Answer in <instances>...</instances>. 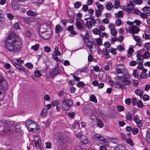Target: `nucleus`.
Masks as SVG:
<instances>
[{
  "instance_id": "obj_1",
  "label": "nucleus",
  "mask_w": 150,
  "mask_h": 150,
  "mask_svg": "<svg viewBox=\"0 0 150 150\" xmlns=\"http://www.w3.org/2000/svg\"><path fill=\"white\" fill-rule=\"evenodd\" d=\"M5 46L10 52H13L20 51L22 47L21 40L14 32H11L8 35Z\"/></svg>"
},
{
  "instance_id": "obj_2",
  "label": "nucleus",
  "mask_w": 150,
  "mask_h": 150,
  "mask_svg": "<svg viewBox=\"0 0 150 150\" xmlns=\"http://www.w3.org/2000/svg\"><path fill=\"white\" fill-rule=\"evenodd\" d=\"M119 75L120 77H117L118 79L116 78L118 81L115 83V87L117 88L121 89L122 90H125L126 89V86L129 85L131 83L129 75L124 73L123 74H120Z\"/></svg>"
},
{
  "instance_id": "obj_3",
  "label": "nucleus",
  "mask_w": 150,
  "mask_h": 150,
  "mask_svg": "<svg viewBox=\"0 0 150 150\" xmlns=\"http://www.w3.org/2000/svg\"><path fill=\"white\" fill-rule=\"evenodd\" d=\"M72 105L73 102L71 100L65 98L62 102L61 106L64 110H67L70 108Z\"/></svg>"
},
{
  "instance_id": "obj_4",
  "label": "nucleus",
  "mask_w": 150,
  "mask_h": 150,
  "mask_svg": "<svg viewBox=\"0 0 150 150\" xmlns=\"http://www.w3.org/2000/svg\"><path fill=\"white\" fill-rule=\"evenodd\" d=\"M26 125L28 129L33 132H35L37 131L36 129V124L33 122L32 120H29L26 122Z\"/></svg>"
},
{
  "instance_id": "obj_5",
  "label": "nucleus",
  "mask_w": 150,
  "mask_h": 150,
  "mask_svg": "<svg viewBox=\"0 0 150 150\" xmlns=\"http://www.w3.org/2000/svg\"><path fill=\"white\" fill-rule=\"evenodd\" d=\"M8 88V85L4 78L0 76V89L4 91L7 90Z\"/></svg>"
},
{
  "instance_id": "obj_6",
  "label": "nucleus",
  "mask_w": 150,
  "mask_h": 150,
  "mask_svg": "<svg viewBox=\"0 0 150 150\" xmlns=\"http://www.w3.org/2000/svg\"><path fill=\"white\" fill-rule=\"evenodd\" d=\"M49 26L47 24H44L41 25L39 32L41 33H44L45 32L48 31V30L50 29L49 28Z\"/></svg>"
},
{
  "instance_id": "obj_7",
  "label": "nucleus",
  "mask_w": 150,
  "mask_h": 150,
  "mask_svg": "<svg viewBox=\"0 0 150 150\" xmlns=\"http://www.w3.org/2000/svg\"><path fill=\"white\" fill-rule=\"evenodd\" d=\"M92 137L94 139L100 140L105 142H107V139L100 134H96L93 135Z\"/></svg>"
},
{
  "instance_id": "obj_8",
  "label": "nucleus",
  "mask_w": 150,
  "mask_h": 150,
  "mask_svg": "<svg viewBox=\"0 0 150 150\" xmlns=\"http://www.w3.org/2000/svg\"><path fill=\"white\" fill-rule=\"evenodd\" d=\"M59 66L58 63L55 66V67L53 69L52 72L50 74L51 77H53L55 75L58 74L60 73V71L59 70Z\"/></svg>"
},
{
  "instance_id": "obj_9",
  "label": "nucleus",
  "mask_w": 150,
  "mask_h": 150,
  "mask_svg": "<svg viewBox=\"0 0 150 150\" xmlns=\"http://www.w3.org/2000/svg\"><path fill=\"white\" fill-rule=\"evenodd\" d=\"M59 142L61 143V144L66 147H67L70 143V141L69 139H66L64 138H61L59 140Z\"/></svg>"
},
{
  "instance_id": "obj_10",
  "label": "nucleus",
  "mask_w": 150,
  "mask_h": 150,
  "mask_svg": "<svg viewBox=\"0 0 150 150\" xmlns=\"http://www.w3.org/2000/svg\"><path fill=\"white\" fill-rule=\"evenodd\" d=\"M98 77L103 81H106L107 80V74L104 72L100 73L98 75Z\"/></svg>"
},
{
  "instance_id": "obj_11",
  "label": "nucleus",
  "mask_w": 150,
  "mask_h": 150,
  "mask_svg": "<svg viewBox=\"0 0 150 150\" xmlns=\"http://www.w3.org/2000/svg\"><path fill=\"white\" fill-rule=\"evenodd\" d=\"M139 30V28H137L136 26L133 25L132 27L129 28V33H137Z\"/></svg>"
},
{
  "instance_id": "obj_12",
  "label": "nucleus",
  "mask_w": 150,
  "mask_h": 150,
  "mask_svg": "<svg viewBox=\"0 0 150 150\" xmlns=\"http://www.w3.org/2000/svg\"><path fill=\"white\" fill-rule=\"evenodd\" d=\"M134 121L136 122L137 126L138 127H140L141 126H142L143 123L142 122L141 120H140L138 118V116L137 115L134 116Z\"/></svg>"
},
{
  "instance_id": "obj_13",
  "label": "nucleus",
  "mask_w": 150,
  "mask_h": 150,
  "mask_svg": "<svg viewBox=\"0 0 150 150\" xmlns=\"http://www.w3.org/2000/svg\"><path fill=\"white\" fill-rule=\"evenodd\" d=\"M42 34H43V35H41V37L43 39L45 40H47L51 37L50 31L49 30Z\"/></svg>"
},
{
  "instance_id": "obj_14",
  "label": "nucleus",
  "mask_w": 150,
  "mask_h": 150,
  "mask_svg": "<svg viewBox=\"0 0 150 150\" xmlns=\"http://www.w3.org/2000/svg\"><path fill=\"white\" fill-rule=\"evenodd\" d=\"M84 42L86 43L87 46L90 49L91 52V53L92 49V48L93 43L92 41L89 40V38H88L87 40H84Z\"/></svg>"
},
{
  "instance_id": "obj_15",
  "label": "nucleus",
  "mask_w": 150,
  "mask_h": 150,
  "mask_svg": "<svg viewBox=\"0 0 150 150\" xmlns=\"http://www.w3.org/2000/svg\"><path fill=\"white\" fill-rule=\"evenodd\" d=\"M33 35L32 31L29 30H26L24 33V36L27 38H30Z\"/></svg>"
},
{
  "instance_id": "obj_16",
  "label": "nucleus",
  "mask_w": 150,
  "mask_h": 150,
  "mask_svg": "<svg viewBox=\"0 0 150 150\" xmlns=\"http://www.w3.org/2000/svg\"><path fill=\"white\" fill-rule=\"evenodd\" d=\"M11 5L13 9L14 10H18L20 9V7L19 5L14 1L11 2Z\"/></svg>"
},
{
  "instance_id": "obj_17",
  "label": "nucleus",
  "mask_w": 150,
  "mask_h": 150,
  "mask_svg": "<svg viewBox=\"0 0 150 150\" xmlns=\"http://www.w3.org/2000/svg\"><path fill=\"white\" fill-rule=\"evenodd\" d=\"M34 144L36 147L40 149L41 145V140L39 139H35L34 140Z\"/></svg>"
},
{
  "instance_id": "obj_18",
  "label": "nucleus",
  "mask_w": 150,
  "mask_h": 150,
  "mask_svg": "<svg viewBox=\"0 0 150 150\" xmlns=\"http://www.w3.org/2000/svg\"><path fill=\"white\" fill-rule=\"evenodd\" d=\"M115 150H127L126 148L123 145L121 144H118L116 146H115Z\"/></svg>"
},
{
  "instance_id": "obj_19",
  "label": "nucleus",
  "mask_w": 150,
  "mask_h": 150,
  "mask_svg": "<svg viewBox=\"0 0 150 150\" xmlns=\"http://www.w3.org/2000/svg\"><path fill=\"white\" fill-rule=\"evenodd\" d=\"M134 6L131 3L128 4L127 6L126 11L128 13H130V12L134 9Z\"/></svg>"
},
{
  "instance_id": "obj_20",
  "label": "nucleus",
  "mask_w": 150,
  "mask_h": 150,
  "mask_svg": "<svg viewBox=\"0 0 150 150\" xmlns=\"http://www.w3.org/2000/svg\"><path fill=\"white\" fill-rule=\"evenodd\" d=\"M47 115V110L46 108H44L42 110L40 115L43 117H45Z\"/></svg>"
},
{
  "instance_id": "obj_21",
  "label": "nucleus",
  "mask_w": 150,
  "mask_h": 150,
  "mask_svg": "<svg viewBox=\"0 0 150 150\" xmlns=\"http://www.w3.org/2000/svg\"><path fill=\"white\" fill-rule=\"evenodd\" d=\"M0 122L1 125L4 128L7 127L9 126V122L8 121L1 120Z\"/></svg>"
},
{
  "instance_id": "obj_22",
  "label": "nucleus",
  "mask_w": 150,
  "mask_h": 150,
  "mask_svg": "<svg viewBox=\"0 0 150 150\" xmlns=\"http://www.w3.org/2000/svg\"><path fill=\"white\" fill-rule=\"evenodd\" d=\"M105 7L108 10H111L113 7V5L110 2H108L105 5Z\"/></svg>"
},
{
  "instance_id": "obj_23",
  "label": "nucleus",
  "mask_w": 150,
  "mask_h": 150,
  "mask_svg": "<svg viewBox=\"0 0 150 150\" xmlns=\"http://www.w3.org/2000/svg\"><path fill=\"white\" fill-rule=\"evenodd\" d=\"M81 140L83 144H86L88 142V140L86 137L83 135L81 137Z\"/></svg>"
},
{
  "instance_id": "obj_24",
  "label": "nucleus",
  "mask_w": 150,
  "mask_h": 150,
  "mask_svg": "<svg viewBox=\"0 0 150 150\" xmlns=\"http://www.w3.org/2000/svg\"><path fill=\"white\" fill-rule=\"evenodd\" d=\"M96 6L98 8V10H100L101 11H103L104 8V7L103 6L100 4L98 1H97L96 3Z\"/></svg>"
},
{
  "instance_id": "obj_25",
  "label": "nucleus",
  "mask_w": 150,
  "mask_h": 150,
  "mask_svg": "<svg viewBox=\"0 0 150 150\" xmlns=\"http://www.w3.org/2000/svg\"><path fill=\"white\" fill-rule=\"evenodd\" d=\"M144 93V91L143 90H141L139 89H137L135 91V93L140 97L143 95Z\"/></svg>"
},
{
  "instance_id": "obj_26",
  "label": "nucleus",
  "mask_w": 150,
  "mask_h": 150,
  "mask_svg": "<svg viewBox=\"0 0 150 150\" xmlns=\"http://www.w3.org/2000/svg\"><path fill=\"white\" fill-rule=\"evenodd\" d=\"M115 14L116 16L115 17L116 18H122L123 17L124 15L122 11H119L117 13H115Z\"/></svg>"
},
{
  "instance_id": "obj_27",
  "label": "nucleus",
  "mask_w": 150,
  "mask_h": 150,
  "mask_svg": "<svg viewBox=\"0 0 150 150\" xmlns=\"http://www.w3.org/2000/svg\"><path fill=\"white\" fill-rule=\"evenodd\" d=\"M56 32L57 33H59L61 32L63 30V28L60 25H57L55 28Z\"/></svg>"
},
{
  "instance_id": "obj_28",
  "label": "nucleus",
  "mask_w": 150,
  "mask_h": 150,
  "mask_svg": "<svg viewBox=\"0 0 150 150\" xmlns=\"http://www.w3.org/2000/svg\"><path fill=\"white\" fill-rule=\"evenodd\" d=\"M16 67L18 70H19L20 71H22L24 72H25V69H24V67L21 65L18 64L16 66Z\"/></svg>"
},
{
  "instance_id": "obj_29",
  "label": "nucleus",
  "mask_w": 150,
  "mask_h": 150,
  "mask_svg": "<svg viewBox=\"0 0 150 150\" xmlns=\"http://www.w3.org/2000/svg\"><path fill=\"white\" fill-rule=\"evenodd\" d=\"M98 121V123L97 124V126L99 127L100 128H102L104 126V124L103 122L100 119H97Z\"/></svg>"
},
{
  "instance_id": "obj_30",
  "label": "nucleus",
  "mask_w": 150,
  "mask_h": 150,
  "mask_svg": "<svg viewBox=\"0 0 150 150\" xmlns=\"http://www.w3.org/2000/svg\"><path fill=\"white\" fill-rule=\"evenodd\" d=\"M26 13L28 15L33 16H35L37 15L36 13L33 12L31 10H30L27 11L26 12Z\"/></svg>"
},
{
  "instance_id": "obj_31",
  "label": "nucleus",
  "mask_w": 150,
  "mask_h": 150,
  "mask_svg": "<svg viewBox=\"0 0 150 150\" xmlns=\"http://www.w3.org/2000/svg\"><path fill=\"white\" fill-rule=\"evenodd\" d=\"M76 25L78 28L79 30H81V31H83V28H82L81 23L79 21H77L76 23Z\"/></svg>"
},
{
  "instance_id": "obj_32",
  "label": "nucleus",
  "mask_w": 150,
  "mask_h": 150,
  "mask_svg": "<svg viewBox=\"0 0 150 150\" xmlns=\"http://www.w3.org/2000/svg\"><path fill=\"white\" fill-rule=\"evenodd\" d=\"M116 72L117 77H120L119 75L120 74H123V73L122 70L119 68H117L116 69Z\"/></svg>"
},
{
  "instance_id": "obj_33",
  "label": "nucleus",
  "mask_w": 150,
  "mask_h": 150,
  "mask_svg": "<svg viewBox=\"0 0 150 150\" xmlns=\"http://www.w3.org/2000/svg\"><path fill=\"white\" fill-rule=\"evenodd\" d=\"M90 100L95 103H97V100L95 96L94 95H92L91 96L90 98Z\"/></svg>"
},
{
  "instance_id": "obj_34",
  "label": "nucleus",
  "mask_w": 150,
  "mask_h": 150,
  "mask_svg": "<svg viewBox=\"0 0 150 150\" xmlns=\"http://www.w3.org/2000/svg\"><path fill=\"white\" fill-rule=\"evenodd\" d=\"M93 33L95 35H99L100 33V30L97 28H94L93 30Z\"/></svg>"
},
{
  "instance_id": "obj_35",
  "label": "nucleus",
  "mask_w": 150,
  "mask_h": 150,
  "mask_svg": "<svg viewBox=\"0 0 150 150\" xmlns=\"http://www.w3.org/2000/svg\"><path fill=\"white\" fill-rule=\"evenodd\" d=\"M120 5V1L118 0H116L113 6L115 8H117L119 7Z\"/></svg>"
},
{
  "instance_id": "obj_36",
  "label": "nucleus",
  "mask_w": 150,
  "mask_h": 150,
  "mask_svg": "<svg viewBox=\"0 0 150 150\" xmlns=\"http://www.w3.org/2000/svg\"><path fill=\"white\" fill-rule=\"evenodd\" d=\"M59 47L58 46H56L54 49V53L55 54H56L58 55H60L61 53L59 51H58Z\"/></svg>"
},
{
  "instance_id": "obj_37",
  "label": "nucleus",
  "mask_w": 150,
  "mask_h": 150,
  "mask_svg": "<svg viewBox=\"0 0 150 150\" xmlns=\"http://www.w3.org/2000/svg\"><path fill=\"white\" fill-rule=\"evenodd\" d=\"M81 4L80 1H77L74 4V7L75 8H79L81 6Z\"/></svg>"
},
{
  "instance_id": "obj_38",
  "label": "nucleus",
  "mask_w": 150,
  "mask_h": 150,
  "mask_svg": "<svg viewBox=\"0 0 150 150\" xmlns=\"http://www.w3.org/2000/svg\"><path fill=\"white\" fill-rule=\"evenodd\" d=\"M148 74H146V73H141V74L140 75V77L139 78H138V79L139 80L140 79H141L146 78L148 76Z\"/></svg>"
},
{
  "instance_id": "obj_39",
  "label": "nucleus",
  "mask_w": 150,
  "mask_h": 150,
  "mask_svg": "<svg viewBox=\"0 0 150 150\" xmlns=\"http://www.w3.org/2000/svg\"><path fill=\"white\" fill-rule=\"evenodd\" d=\"M126 142L127 143L130 144L131 146H133L134 145V144L131 139L128 138L126 139Z\"/></svg>"
},
{
  "instance_id": "obj_40",
  "label": "nucleus",
  "mask_w": 150,
  "mask_h": 150,
  "mask_svg": "<svg viewBox=\"0 0 150 150\" xmlns=\"http://www.w3.org/2000/svg\"><path fill=\"white\" fill-rule=\"evenodd\" d=\"M39 47V44H36L35 45L32 46L31 47V49L34 50L35 51H37L38 50Z\"/></svg>"
},
{
  "instance_id": "obj_41",
  "label": "nucleus",
  "mask_w": 150,
  "mask_h": 150,
  "mask_svg": "<svg viewBox=\"0 0 150 150\" xmlns=\"http://www.w3.org/2000/svg\"><path fill=\"white\" fill-rule=\"evenodd\" d=\"M137 106L140 108H141L144 106L143 103L141 100L138 101L137 102Z\"/></svg>"
},
{
  "instance_id": "obj_42",
  "label": "nucleus",
  "mask_w": 150,
  "mask_h": 150,
  "mask_svg": "<svg viewBox=\"0 0 150 150\" xmlns=\"http://www.w3.org/2000/svg\"><path fill=\"white\" fill-rule=\"evenodd\" d=\"M25 66L26 67L28 68L31 69L33 67V65L31 63L28 62L25 64Z\"/></svg>"
},
{
  "instance_id": "obj_43",
  "label": "nucleus",
  "mask_w": 150,
  "mask_h": 150,
  "mask_svg": "<svg viewBox=\"0 0 150 150\" xmlns=\"http://www.w3.org/2000/svg\"><path fill=\"white\" fill-rule=\"evenodd\" d=\"M103 11H101L100 10H97L96 11V16L97 17H99L101 15V12Z\"/></svg>"
},
{
  "instance_id": "obj_44",
  "label": "nucleus",
  "mask_w": 150,
  "mask_h": 150,
  "mask_svg": "<svg viewBox=\"0 0 150 150\" xmlns=\"http://www.w3.org/2000/svg\"><path fill=\"white\" fill-rule=\"evenodd\" d=\"M75 113L74 112H70L68 113V115L71 118H73L75 115Z\"/></svg>"
},
{
  "instance_id": "obj_45",
  "label": "nucleus",
  "mask_w": 150,
  "mask_h": 150,
  "mask_svg": "<svg viewBox=\"0 0 150 150\" xmlns=\"http://www.w3.org/2000/svg\"><path fill=\"white\" fill-rule=\"evenodd\" d=\"M126 119L127 120H131L132 118V116L130 113L129 112H128L126 114Z\"/></svg>"
},
{
  "instance_id": "obj_46",
  "label": "nucleus",
  "mask_w": 150,
  "mask_h": 150,
  "mask_svg": "<svg viewBox=\"0 0 150 150\" xmlns=\"http://www.w3.org/2000/svg\"><path fill=\"white\" fill-rule=\"evenodd\" d=\"M146 139L147 142H150V132L149 131L146 134Z\"/></svg>"
},
{
  "instance_id": "obj_47",
  "label": "nucleus",
  "mask_w": 150,
  "mask_h": 150,
  "mask_svg": "<svg viewBox=\"0 0 150 150\" xmlns=\"http://www.w3.org/2000/svg\"><path fill=\"white\" fill-rule=\"evenodd\" d=\"M35 76L37 77H39L42 76L41 74L40 73L39 70H36L34 72Z\"/></svg>"
},
{
  "instance_id": "obj_48",
  "label": "nucleus",
  "mask_w": 150,
  "mask_h": 150,
  "mask_svg": "<svg viewBox=\"0 0 150 150\" xmlns=\"http://www.w3.org/2000/svg\"><path fill=\"white\" fill-rule=\"evenodd\" d=\"M150 56V53L148 52H146L143 55V57L144 59H146L149 58Z\"/></svg>"
},
{
  "instance_id": "obj_49",
  "label": "nucleus",
  "mask_w": 150,
  "mask_h": 150,
  "mask_svg": "<svg viewBox=\"0 0 150 150\" xmlns=\"http://www.w3.org/2000/svg\"><path fill=\"white\" fill-rule=\"evenodd\" d=\"M122 21L120 19H117L115 22V25L117 26H119L121 24Z\"/></svg>"
},
{
  "instance_id": "obj_50",
  "label": "nucleus",
  "mask_w": 150,
  "mask_h": 150,
  "mask_svg": "<svg viewBox=\"0 0 150 150\" xmlns=\"http://www.w3.org/2000/svg\"><path fill=\"white\" fill-rule=\"evenodd\" d=\"M132 132L133 134H136L138 132L139 130L137 128L134 127L132 129Z\"/></svg>"
},
{
  "instance_id": "obj_51",
  "label": "nucleus",
  "mask_w": 150,
  "mask_h": 150,
  "mask_svg": "<svg viewBox=\"0 0 150 150\" xmlns=\"http://www.w3.org/2000/svg\"><path fill=\"white\" fill-rule=\"evenodd\" d=\"M117 31L114 28L111 29V33L112 35H115L117 33Z\"/></svg>"
},
{
  "instance_id": "obj_52",
  "label": "nucleus",
  "mask_w": 150,
  "mask_h": 150,
  "mask_svg": "<svg viewBox=\"0 0 150 150\" xmlns=\"http://www.w3.org/2000/svg\"><path fill=\"white\" fill-rule=\"evenodd\" d=\"M144 46L146 48L147 50H150V43L148 42L146 43L144 45Z\"/></svg>"
},
{
  "instance_id": "obj_53",
  "label": "nucleus",
  "mask_w": 150,
  "mask_h": 150,
  "mask_svg": "<svg viewBox=\"0 0 150 150\" xmlns=\"http://www.w3.org/2000/svg\"><path fill=\"white\" fill-rule=\"evenodd\" d=\"M13 27L16 30H19L21 28V27L18 23H15Z\"/></svg>"
},
{
  "instance_id": "obj_54",
  "label": "nucleus",
  "mask_w": 150,
  "mask_h": 150,
  "mask_svg": "<svg viewBox=\"0 0 150 150\" xmlns=\"http://www.w3.org/2000/svg\"><path fill=\"white\" fill-rule=\"evenodd\" d=\"M143 37L145 39H150V36L149 35L144 33L143 35Z\"/></svg>"
},
{
  "instance_id": "obj_55",
  "label": "nucleus",
  "mask_w": 150,
  "mask_h": 150,
  "mask_svg": "<svg viewBox=\"0 0 150 150\" xmlns=\"http://www.w3.org/2000/svg\"><path fill=\"white\" fill-rule=\"evenodd\" d=\"M133 75L135 78H137L138 77V74L137 73V69H136L134 70L133 72Z\"/></svg>"
},
{
  "instance_id": "obj_56",
  "label": "nucleus",
  "mask_w": 150,
  "mask_h": 150,
  "mask_svg": "<svg viewBox=\"0 0 150 150\" xmlns=\"http://www.w3.org/2000/svg\"><path fill=\"white\" fill-rule=\"evenodd\" d=\"M132 36L133 38V39L135 40L136 41L138 40H141V39L140 38V37L137 35H134V34H132Z\"/></svg>"
},
{
  "instance_id": "obj_57",
  "label": "nucleus",
  "mask_w": 150,
  "mask_h": 150,
  "mask_svg": "<svg viewBox=\"0 0 150 150\" xmlns=\"http://www.w3.org/2000/svg\"><path fill=\"white\" fill-rule=\"evenodd\" d=\"M86 26L88 28H91L92 25L91 24L90 21H87L86 23Z\"/></svg>"
},
{
  "instance_id": "obj_58",
  "label": "nucleus",
  "mask_w": 150,
  "mask_h": 150,
  "mask_svg": "<svg viewBox=\"0 0 150 150\" xmlns=\"http://www.w3.org/2000/svg\"><path fill=\"white\" fill-rule=\"evenodd\" d=\"M99 35L100 38H102L104 36H106V38L108 37L107 33L105 32L102 33L101 34L100 33Z\"/></svg>"
},
{
  "instance_id": "obj_59",
  "label": "nucleus",
  "mask_w": 150,
  "mask_h": 150,
  "mask_svg": "<svg viewBox=\"0 0 150 150\" xmlns=\"http://www.w3.org/2000/svg\"><path fill=\"white\" fill-rule=\"evenodd\" d=\"M84 83L82 81H81L76 84L77 86L79 87H80L83 86H84Z\"/></svg>"
},
{
  "instance_id": "obj_60",
  "label": "nucleus",
  "mask_w": 150,
  "mask_h": 150,
  "mask_svg": "<svg viewBox=\"0 0 150 150\" xmlns=\"http://www.w3.org/2000/svg\"><path fill=\"white\" fill-rule=\"evenodd\" d=\"M82 9L84 11L86 12L88 10V6L86 5H83Z\"/></svg>"
},
{
  "instance_id": "obj_61",
  "label": "nucleus",
  "mask_w": 150,
  "mask_h": 150,
  "mask_svg": "<svg viewBox=\"0 0 150 150\" xmlns=\"http://www.w3.org/2000/svg\"><path fill=\"white\" fill-rule=\"evenodd\" d=\"M143 98L144 100L147 101L149 99V97L148 95L145 94L143 96Z\"/></svg>"
},
{
  "instance_id": "obj_62",
  "label": "nucleus",
  "mask_w": 150,
  "mask_h": 150,
  "mask_svg": "<svg viewBox=\"0 0 150 150\" xmlns=\"http://www.w3.org/2000/svg\"><path fill=\"white\" fill-rule=\"evenodd\" d=\"M119 51H121L125 49V48L122 45H118L117 47Z\"/></svg>"
},
{
  "instance_id": "obj_63",
  "label": "nucleus",
  "mask_w": 150,
  "mask_h": 150,
  "mask_svg": "<svg viewBox=\"0 0 150 150\" xmlns=\"http://www.w3.org/2000/svg\"><path fill=\"white\" fill-rule=\"evenodd\" d=\"M104 45L106 48H108L110 47L111 45L108 42H106L105 43Z\"/></svg>"
},
{
  "instance_id": "obj_64",
  "label": "nucleus",
  "mask_w": 150,
  "mask_h": 150,
  "mask_svg": "<svg viewBox=\"0 0 150 150\" xmlns=\"http://www.w3.org/2000/svg\"><path fill=\"white\" fill-rule=\"evenodd\" d=\"M137 62L135 61H132L130 62V65L131 66H134L136 65Z\"/></svg>"
}]
</instances>
